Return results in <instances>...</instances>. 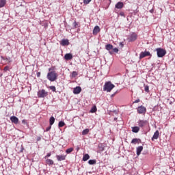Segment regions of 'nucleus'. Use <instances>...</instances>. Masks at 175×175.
Returning a JSON list of instances; mask_svg holds the SVG:
<instances>
[{
  "label": "nucleus",
  "mask_w": 175,
  "mask_h": 175,
  "mask_svg": "<svg viewBox=\"0 0 175 175\" xmlns=\"http://www.w3.org/2000/svg\"><path fill=\"white\" fill-rule=\"evenodd\" d=\"M46 78L49 81H55L58 78V74L55 72V71H51L48 72Z\"/></svg>",
  "instance_id": "f257e3e1"
},
{
  "label": "nucleus",
  "mask_w": 175,
  "mask_h": 175,
  "mask_svg": "<svg viewBox=\"0 0 175 175\" xmlns=\"http://www.w3.org/2000/svg\"><path fill=\"white\" fill-rule=\"evenodd\" d=\"M116 85L114 84L111 83V81L105 82L104 87H103V91H106L107 92H111V90L114 88Z\"/></svg>",
  "instance_id": "f03ea898"
},
{
  "label": "nucleus",
  "mask_w": 175,
  "mask_h": 175,
  "mask_svg": "<svg viewBox=\"0 0 175 175\" xmlns=\"http://www.w3.org/2000/svg\"><path fill=\"white\" fill-rule=\"evenodd\" d=\"M157 57L159 58H162L163 57H165L166 55V50L162 49V48H157L156 49Z\"/></svg>",
  "instance_id": "7ed1b4c3"
},
{
  "label": "nucleus",
  "mask_w": 175,
  "mask_h": 175,
  "mask_svg": "<svg viewBox=\"0 0 175 175\" xmlns=\"http://www.w3.org/2000/svg\"><path fill=\"white\" fill-rule=\"evenodd\" d=\"M49 95V93L44 90H42L38 92V98H46Z\"/></svg>",
  "instance_id": "20e7f679"
},
{
  "label": "nucleus",
  "mask_w": 175,
  "mask_h": 175,
  "mask_svg": "<svg viewBox=\"0 0 175 175\" xmlns=\"http://www.w3.org/2000/svg\"><path fill=\"white\" fill-rule=\"evenodd\" d=\"M150 55H151V54L148 51L141 52L139 55V59L144 58V57H150Z\"/></svg>",
  "instance_id": "39448f33"
},
{
  "label": "nucleus",
  "mask_w": 175,
  "mask_h": 175,
  "mask_svg": "<svg viewBox=\"0 0 175 175\" xmlns=\"http://www.w3.org/2000/svg\"><path fill=\"white\" fill-rule=\"evenodd\" d=\"M81 92V87H80V86H77V87L75 88L73 90V94H75V95H77V94H80Z\"/></svg>",
  "instance_id": "423d86ee"
},
{
  "label": "nucleus",
  "mask_w": 175,
  "mask_h": 175,
  "mask_svg": "<svg viewBox=\"0 0 175 175\" xmlns=\"http://www.w3.org/2000/svg\"><path fill=\"white\" fill-rule=\"evenodd\" d=\"M10 120L13 124H18V118H17L16 116H11Z\"/></svg>",
  "instance_id": "0eeeda50"
},
{
  "label": "nucleus",
  "mask_w": 175,
  "mask_h": 175,
  "mask_svg": "<svg viewBox=\"0 0 175 175\" xmlns=\"http://www.w3.org/2000/svg\"><path fill=\"white\" fill-rule=\"evenodd\" d=\"M136 39H137V36L136 35V33H133L129 38V42H135Z\"/></svg>",
  "instance_id": "6e6552de"
},
{
  "label": "nucleus",
  "mask_w": 175,
  "mask_h": 175,
  "mask_svg": "<svg viewBox=\"0 0 175 175\" xmlns=\"http://www.w3.org/2000/svg\"><path fill=\"white\" fill-rule=\"evenodd\" d=\"M147 124H148L147 120H139L138 122V125L141 128H143V126H146V125H147Z\"/></svg>",
  "instance_id": "1a4fd4ad"
},
{
  "label": "nucleus",
  "mask_w": 175,
  "mask_h": 175,
  "mask_svg": "<svg viewBox=\"0 0 175 175\" xmlns=\"http://www.w3.org/2000/svg\"><path fill=\"white\" fill-rule=\"evenodd\" d=\"M137 111L139 113V114H143L144 113H146V107L141 106L139 107L137 109Z\"/></svg>",
  "instance_id": "9d476101"
},
{
  "label": "nucleus",
  "mask_w": 175,
  "mask_h": 175,
  "mask_svg": "<svg viewBox=\"0 0 175 175\" xmlns=\"http://www.w3.org/2000/svg\"><path fill=\"white\" fill-rule=\"evenodd\" d=\"M56 158L59 162H61V161H65L66 156L64 154L56 155Z\"/></svg>",
  "instance_id": "9b49d317"
},
{
  "label": "nucleus",
  "mask_w": 175,
  "mask_h": 175,
  "mask_svg": "<svg viewBox=\"0 0 175 175\" xmlns=\"http://www.w3.org/2000/svg\"><path fill=\"white\" fill-rule=\"evenodd\" d=\"M73 58V55L72 53H67L64 55V59L66 61H70Z\"/></svg>",
  "instance_id": "f8f14e48"
},
{
  "label": "nucleus",
  "mask_w": 175,
  "mask_h": 175,
  "mask_svg": "<svg viewBox=\"0 0 175 175\" xmlns=\"http://www.w3.org/2000/svg\"><path fill=\"white\" fill-rule=\"evenodd\" d=\"M98 32H100V28L99 26H95L93 29V35H98Z\"/></svg>",
  "instance_id": "ddd939ff"
},
{
  "label": "nucleus",
  "mask_w": 175,
  "mask_h": 175,
  "mask_svg": "<svg viewBox=\"0 0 175 175\" xmlns=\"http://www.w3.org/2000/svg\"><path fill=\"white\" fill-rule=\"evenodd\" d=\"M60 44L62 46H69V40L68 39H63L62 40L61 42H60Z\"/></svg>",
  "instance_id": "4468645a"
},
{
  "label": "nucleus",
  "mask_w": 175,
  "mask_h": 175,
  "mask_svg": "<svg viewBox=\"0 0 175 175\" xmlns=\"http://www.w3.org/2000/svg\"><path fill=\"white\" fill-rule=\"evenodd\" d=\"M115 8L116 9H122V8H124V3L121 2V1H119L118 2L116 5H115Z\"/></svg>",
  "instance_id": "2eb2a0df"
},
{
  "label": "nucleus",
  "mask_w": 175,
  "mask_h": 175,
  "mask_svg": "<svg viewBox=\"0 0 175 175\" xmlns=\"http://www.w3.org/2000/svg\"><path fill=\"white\" fill-rule=\"evenodd\" d=\"M158 137H159V131H156L155 133L153 135L152 140H154V139L157 140V139H158Z\"/></svg>",
  "instance_id": "dca6fc26"
},
{
  "label": "nucleus",
  "mask_w": 175,
  "mask_h": 175,
  "mask_svg": "<svg viewBox=\"0 0 175 175\" xmlns=\"http://www.w3.org/2000/svg\"><path fill=\"white\" fill-rule=\"evenodd\" d=\"M143 151V146H139L137 148V155L139 157L140 154H142V152Z\"/></svg>",
  "instance_id": "f3484780"
},
{
  "label": "nucleus",
  "mask_w": 175,
  "mask_h": 175,
  "mask_svg": "<svg viewBox=\"0 0 175 175\" xmlns=\"http://www.w3.org/2000/svg\"><path fill=\"white\" fill-rule=\"evenodd\" d=\"M140 131V128L139 126H133L132 127V132L134 133H137Z\"/></svg>",
  "instance_id": "a211bd4d"
},
{
  "label": "nucleus",
  "mask_w": 175,
  "mask_h": 175,
  "mask_svg": "<svg viewBox=\"0 0 175 175\" xmlns=\"http://www.w3.org/2000/svg\"><path fill=\"white\" fill-rule=\"evenodd\" d=\"M105 49H106V50H108V51H110V50H113V45L111 44H107L105 46Z\"/></svg>",
  "instance_id": "6ab92c4d"
},
{
  "label": "nucleus",
  "mask_w": 175,
  "mask_h": 175,
  "mask_svg": "<svg viewBox=\"0 0 175 175\" xmlns=\"http://www.w3.org/2000/svg\"><path fill=\"white\" fill-rule=\"evenodd\" d=\"M54 122H55V118H54V117L51 116L49 119V124L51 126V125H53L54 124Z\"/></svg>",
  "instance_id": "aec40b11"
},
{
  "label": "nucleus",
  "mask_w": 175,
  "mask_h": 175,
  "mask_svg": "<svg viewBox=\"0 0 175 175\" xmlns=\"http://www.w3.org/2000/svg\"><path fill=\"white\" fill-rule=\"evenodd\" d=\"M88 159H90V154H85V155H83V161H84V162L88 161Z\"/></svg>",
  "instance_id": "412c9836"
},
{
  "label": "nucleus",
  "mask_w": 175,
  "mask_h": 175,
  "mask_svg": "<svg viewBox=\"0 0 175 175\" xmlns=\"http://www.w3.org/2000/svg\"><path fill=\"white\" fill-rule=\"evenodd\" d=\"M6 5V0H0V8H3Z\"/></svg>",
  "instance_id": "4be33fe9"
},
{
  "label": "nucleus",
  "mask_w": 175,
  "mask_h": 175,
  "mask_svg": "<svg viewBox=\"0 0 175 175\" xmlns=\"http://www.w3.org/2000/svg\"><path fill=\"white\" fill-rule=\"evenodd\" d=\"M89 132H90V129H85L82 131V135H88Z\"/></svg>",
  "instance_id": "5701e85b"
},
{
  "label": "nucleus",
  "mask_w": 175,
  "mask_h": 175,
  "mask_svg": "<svg viewBox=\"0 0 175 175\" xmlns=\"http://www.w3.org/2000/svg\"><path fill=\"white\" fill-rule=\"evenodd\" d=\"M88 163L89 165H95L96 163V160L90 159L88 161Z\"/></svg>",
  "instance_id": "b1692460"
},
{
  "label": "nucleus",
  "mask_w": 175,
  "mask_h": 175,
  "mask_svg": "<svg viewBox=\"0 0 175 175\" xmlns=\"http://www.w3.org/2000/svg\"><path fill=\"white\" fill-rule=\"evenodd\" d=\"M96 106L94 105L90 109V113H96Z\"/></svg>",
  "instance_id": "393cba45"
},
{
  "label": "nucleus",
  "mask_w": 175,
  "mask_h": 175,
  "mask_svg": "<svg viewBox=\"0 0 175 175\" xmlns=\"http://www.w3.org/2000/svg\"><path fill=\"white\" fill-rule=\"evenodd\" d=\"M139 139L137 138H134L132 139L131 143H133V144H136V143H139Z\"/></svg>",
  "instance_id": "a878e982"
},
{
  "label": "nucleus",
  "mask_w": 175,
  "mask_h": 175,
  "mask_svg": "<svg viewBox=\"0 0 175 175\" xmlns=\"http://www.w3.org/2000/svg\"><path fill=\"white\" fill-rule=\"evenodd\" d=\"M46 163L48 165H54V161L51 159H47L46 160Z\"/></svg>",
  "instance_id": "bb28decb"
},
{
  "label": "nucleus",
  "mask_w": 175,
  "mask_h": 175,
  "mask_svg": "<svg viewBox=\"0 0 175 175\" xmlns=\"http://www.w3.org/2000/svg\"><path fill=\"white\" fill-rule=\"evenodd\" d=\"M65 125V122H64V121H60L59 122V128H62V126H64Z\"/></svg>",
  "instance_id": "cd10ccee"
},
{
  "label": "nucleus",
  "mask_w": 175,
  "mask_h": 175,
  "mask_svg": "<svg viewBox=\"0 0 175 175\" xmlns=\"http://www.w3.org/2000/svg\"><path fill=\"white\" fill-rule=\"evenodd\" d=\"M73 151V148H70L66 150V154H70Z\"/></svg>",
  "instance_id": "c85d7f7f"
},
{
  "label": "nucleus",
  "mask_w": 175,
  "mask_h": 175,
  "mask_svg": "<svg viewBox=\"0 0 175 175\" xmlns=\"http://www.w3.org/2000/svg\"><path fill=\"white\" fill-rule=\"evenodd\" d=\"M49 88L50 90H51V91H53V92H55L56 91L55 86H50Z\"/></svg>",
  "instance_id": "c756f323"
},
{
  "label": "nucleus",
  "mask_w": 175,
  "mask_h": 175,
  "mask_svg": "<svg viewBox=\"0 0 175 175\" xmlns=\"http://www.w3.org/2000/svg\"><path fill=\"white\" fill-rule=\"evenodd\" d=\"M145 91L146 92H150V88L148 87V85L145 86Z\"/></svg>",
  "instance_id": "7c9ffc66"
},
{
  "label": "nucleus",
  "mask_w": 175,
  "mask_h": 175,
  "mask_svg": "<svg viewBox=\"0 0 175 175\" xmlns=\"http://www.w3.org/2000/svg\"><path fill=\"white\" fill-rule=\"evenodd\" d=\"M90 1L91 0H83V3L85 5H88V3H90Z\"/></svg>",
  "instance_id": "2f4dec72"
},
{
  "label": "nucleus",
  "mask_w": 175,
  "mask_h": 175,
  "mask_svg": "<svg viewBox=\"0 0 175 175\" xmlns=\"http://www.w3.org/2000/svg\"><path fill=\"white\" fill-rule=\"evenodd\" d=\"M77 76V72L76 71H73L72 73V77H76Z\"/></svg>",
  "instance_id": "473e14b6"
},
{
  "label": "nucleus",
  "mask_w": 175,
  "mask_h": 175,
  "mask_svg": "<svg viewBox=\"0 0 175 175\" xmlns=\"http://www.w3.org/2000/svg\"><path fill=\"white\" fill-rule=\"evenodd\" d=\"M113 53H118V49L114 48V49H113Z\"/></svg>",
  "instance_id": "72a5a7b5"
},
{
  "label": "nucleus",
  "mask_w": 175,
  "mask_h": 175,
  "mask_svg": "<svg viewBox=\"0 0 175 175\" xmlns=\"http://www.w3.org/2000/svg\"><path fill=\"white\" fill-rule=\"evenodd\" d=\"M8 70H9V66H6L4 68V71H5V72H8Z\"/></svg>",
  "instance_id": "f704fd0d"
},
{
  "label": "nucleus",
  "mask_w": 175,
  "mask_h": 175,
  "mask_svg": "<svg viewBox=\"0 0 175 175\" xmlns=\"http://www.w3.org/2000/svg\"><path fill=\"white\" fill-rule=\"evenodd\" d=\"M50 129H51V126H48V127L46 129V132H49V131H50Z\"/></svg>",
  "instance_id": "c9c22d12"
},
{
  "label": "nucleus",
  "mask_w": 175,
  "mask_h": 175,
  "mask_svg": "<svg viewBox=\"0 0 175 175\" xmlns=\"http://www.w3.org/2000/svg\"><path fill=\"white\" fill-rule=\"evenodd\" d=\"M24 151V147L23 146H21V150H19V152H23Z\"/></svg>",
  "instance_id": "e433bc0d"
},
{
  "label": "nucleus",
  "mask_w": 175,
  "mask_h": 175,
  "mask_svg": "<svg viewBox=\"0 0 175 175\" xmlns=\"http://www.w3.org/2000/svg\"><path fill=\"white\" fill-rule=\"evenodd\" d=\"M120 16H121L122 17H125V14L124 12H120Z\"/></svg>",
  "instance_id": "4c0bfd02"
},
{
  "label": "nucleus",
  "mask_w": 175,
  "mask_h": 175,
  "mask_svg": "<svg viewBox=\"0 0 175 175\" xmlns=\"http://www.w3.org/2000/svg\"><path fill=\"white\" fill-rule=\"evenodd\" d=\"M22 124H23L24 125L27 124V121L25 120H22Z\"/></svg>",
  "instance_id": "58836bf2"
},
{
  "label": "nucleus",
  "mask_w": 175,
  "mask_h": 175,
  "mask_svg": "<svg viewBox=\"0 0 175 175\" xmlns=\"http://www.w3.org/2000/svg\"><path fill=\"white\" fill-rule=\"evenodd\" d=\"M139 102H140L139 99L135 100L133 103H139Z\"/></svg>",
  "instance_id": "ea45409f"
},
{
  "label": "nucleus",
  "mask_w": 175,
  "mask_h": 175,
  "mask_svg": "<svg viewBox=\"0 0 175 175\" xmlns=\"http://www.w3.org/2000/svg\"><path fill=\"white\" fill-rule=\"evenodd\" d=\"M36 76L37 77H40V72H37Z\"/></svg>",
  "instance_id": "a19ab883"
},
{
  "label": "nucleus",
  "mask_w": 175,
  "mask_h": 175,
  "mask_svg": "<svg viewBox=\"0 0 175 175\" xmlns=\"http://www.w3.org/2000/svg\"><path fill=\"white\" fill-rule=\"evenodd\" d=\"M119 46H120V47H124V44H122V42H120Z\"/></svg>",
  "instance_id": "79ce46f5"
},
{
  "label": "nucleus",
  "mask_w": 175,
  "mask_h": 175,
  "mask_svg": "<svg viewBox=\"0 0 175 175\" xmlns=\"http://www.w3.org/2000/svg\"><path fill=\"white\" fill-rule=\"evenodd\" d=\"M41 139H42V138L40 137H38L37 142H40Z\"/></svg>",
  "instance_id": "37998d69"
},
{
  "label": "nucleus",
  "mask_w": 175,
  "mask_h": 175,
  "mask_svg": "<svg viewBox=\"0 0 175 175\" xmlns=\"http://www.w3.org/2000/svg\"><path fill=\"white\" fill-rule=\"evenodd\" d=\"M46 157H51V153H48L47 154H46Z\"/></svg>",
  "instance_id": "c03bdc74"
},
{
  "label": "nucleus",
  "mask_w": 175,
  "mask_h": 175,
  "mask_svg": "<svg viewBox=\"0 0 175 175\" xmlns=\"http://www.w3.org/2000/svg\"><path fill=\"white\" fill-rule=\"evenodd\" d=\"M116 94H117V92H116L114 94H111V97L114 96V95H116Z\"/></svg>",
  "instance_id": "a18cd8bd"
},
{
  "label": "nucleus",
  "mask_w": 175,
  "mask_h": 175,
  "mask_svg": "<svg viewBox=\"0 0 175 175\" xmlns=\"http://www.w3.org/2000/svg\"><path fill=\"white\" fill-rule=\"evenodd\" d=\"M109 53H110V54H113V52H112V51H109Z\"/></svg>",
  "instance_id": "49530a36"
},
{
  "label": "nucleus",
  "mask_w": 175,
  "mask_h": 175,
  "mask_svg": "<svg viewBox=\"0 0 175 175\" xmlns=\"http://www.w3.org/2000/svg\"><path fill=\"white\" fill-rule=\"evenodd\" d=\"M77 151H79V148H77Z\"/></svg>",
  "instance_id": "de8ad7c7"
},
{
  "label": "nucleus",
  "mask_w": 175,
  "mask_h": 175,
  "mask_svg": "<svg viewBox=\"0 0 175 175\" xmlns=\"http://www.w3.org/2000/svg\"><path fill=\"white\" fill-rule=\"evenodd\" d=\"M49 70H51V68H49Z\"/></svg>",
  "instance_id": "09e8293b"
},
{
  "label": "nucleus",
  "mask_w": 175,
  "mask_h": 175,
  "mask_svg": "<svg viewBox=\"0 0 175 175\" xmlns=\"http://www.w3.org/2000/svg\"><path fill=\"white\" fill-rule=\"evenodd\" d=\"M75 25H76V22H75Z\"/></svg>",
  "instance_id": "8fccbe9b"
}]
</instances>
